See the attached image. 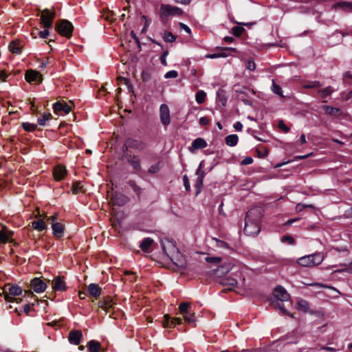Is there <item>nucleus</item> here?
<instances>
[{"instance_id": "a19ab883", "label": "nucleus", "mask_w": 352, "mask_h": 352, "mask_svg": "<svg viewBox=\"0 0 352 352\" xmlns=\"http://www.w3.org/2000/svg\"><path fill=\"white\" fill-rule=\"evenodd\" d=\"M272 91L275 94L281 97H283L281 87L275 83L274 80L272 81Z\"/></svg>"}, {"instance_id": "dca6fc26", "label": "nucleus", "mask_w": 352, "mask_h": 352, "mask_svg": "<svg viewBox=\"0 0 352 352\" xmlns=\"http://www.w3.org/2000/svg\"><path fill=\"white\" fill-rule=\"evenodd\" d=\"M111 200L113 205L122 206L128 201V198L121 193L116 192L112 195Z\"/></svg>"}, {"instance_id": "aec40b11", "label": "nucleus", "mask_w": 352, "mask_h": 352, "mask_svg": "<svg viewBox=\"0 0 352 352\" xmlns=\"http://www.w3.org/2000/svg\"><path fill=\"white\" fill-rule=\"evenodd\" d=\"M182 320L178 318H170V317L166 314L164 315V320L162 322L164 327H173L176 324H181Z\"/></svg>"}, {"instance_id": "f3484780", "label": "nucleus", "mask_w": 352, "mask_h": 352, "mask_svg": "<svg viewBox=\"0 0 352 352\" xmlns=\"http://www.w3.org/2000/svg\"><path fill=\"white\" fill-rule=\"evenodd\" d=\"M53 108L55 113H58L61 111L65 113H69L72 110V108L69 104L61 102H55L53 105Z\"/></svg>"}, {"instance_id": "b1692460", "label": "nucleus", "mask_w": 352, "mask_h": 352, "mask_svg": "<svg viewBox=\"0 0 352 352\" xmlns=\"http://www.w3.org/2000/svg\"><path fill=\"white\" fill-rule=\"evenodd\" d=\"M52 287L56 291H63L65 289V282L60 276H57L52 282Z\"/></svg>"}, {"instance_id": "0eeeda50", "label": "nucleus", "mask_w": 352, "mask_h": 352, "mask_svg": "<svg viewBox=\"0 0 352 352\" xmlns=\"http://www.w3.org/2000/svg\"><path fill=\"white\" fill-rule=\"evenodd\" d=\"M41 23L44 28H50L52 26L55 12L49 9H44L41 12Z\"/></svg>"}, {"instance_id": "6e6d98bb", "label": "nucleus", "mask_w": 352, "mask_h": 352, "mask_svg": "<svg viewBox=\"0 0 352 352\" xmlns=\"http://www.w3.org/2000/svg\"><path fill=\"white\" fill-rule=\"evenodd\" d=\"M246 68L250 71H254L256 69V64L252 59L248 60L246 65Z\"/></svg>"}, {"instance_id": "49530a36", "label": "nucleus", "mask_w": 352, "mask_h": 352, "mask_svg": "<svg viewBox=\"0 0 352 352\" xmlns=\"http://www.w3.org/2000/svg\"><path fill=\"white\" fill-rule=\"evenodd\" d=\"M52 118V115L50 113L44 114L42 118L38 119V123L41 126H44L46 124V122Z\"/></svg>"}, {"instance_id": "5701e85b", "label": "nucleus", "mask_w": 352, "mask_h": 352, "mask_svg": "<svg viewBox=\"0 0 352 352\" xmlns=\"http://www.w3.org/2000/svg\"><path fill=\"white\" fill-rule=\"evenodd\" d=\"M22 47H23V45L21 43V42L19 41H16V40L12 41V42H10L8 45L9 50L12 53L16 54H19L21 53Z\"/></svg>"}, {"instance_id": "13d9d810", "label": "nucleus", "mask_w": 352, "mask_h": 352, "mask_svg": "<svg viewBox=\"0 0 352 352\" xmlns=\"http://www.w3.org/2000/svg\"><path fill=\"white\" fill-rule=\"evenodd\" d=\"M278 126L285 133H287L289 131V128L285 125L283 120H280Z\"/></svg>"}, {"instance_id": "9d476101", "label": "nucleus", "mask_w": 352, "mask_h": 352, "mask_svg": "<svg viewBox=\"0 0 352 352\" xmlns=\"http://www.w3.org/2000/svg\"><path fill=\"white\" fill-rule=\"evenodd\" d=\"M273 299L280 301H288L290 298L289 294L282 286H277L273 292Z\"/></svg>"}, {"instance_id": "8fccbe9b", "label": "nucleus", "mask_w": 352, "mask_h": 352, "mask_svg": "<svg viewBox=\"0 0 352 352\" xmlns=\"http://www.w3.org/2000/svg\"><path fill=\"white\" fill-rule=\"evenodd\" d=\"M244 31V28L240 26H234L232 28V32L233 34L236 36H239Z\"/></svg>"}, {"instance_id": "5fc2aeb1", "label": "nucleus", "mask_w": 352, "mask_h": 352, "mask_svg": "<svg viewBox=\"0 0 352 352\" xmlns=\"http://www.w3.org/2000/svg\"><path fill=\"white\" fill-rule=\"evenodd\" d=\"M281 241L284 242V243H289L290 245H293L295 243V241H294V238L290 236H283L282 239H281Z\"/></svg>"}, {"instance_id": "338daca9", "label": "nucleus", "mask_w": 352, "mask_h": 352, "mask_svg": "<svg viewBox=\"0 0 352 352\" xmlns=\"http://www.w3.org/2000/svg\"><path fill=\"white\" fill-rule=\"evenodd\" d=\"M344 215L347 219H352V206L344 212Z\"/></svg>"}, {"instance_id": "4be33fe9", "label": "nucleus", "mask_w": 352, "mask_h": 352, "mask_svg": "<svg viewBox=\"0 0 352 352\" xmlns=\"http://www.w3.org/2000/svg\"><path fill=\"white\" fill-rule=\"evenodd\" d=\"M221 284L228 287L227 289L231 290L237 284V280L231 276H226L221 279Z\"/></svg>"}, {"instance_id": "a211bd4d", "label": "nucleus", "mask_w": 352, "mask_h": 352, "mask_svg": "<svg viewBox=\"0 0 352 352\" xmlns=\"http://www.w3.org/2000/svg\"><path fill=\"white\" fill-rule=\"evenodd\" d=\"M298 307L299 309L302 310V311L307 313L309 312L311 314H316V315H320V311H314L309 310V302L304 300V299H300L297 302Z\"/></svg>"}, {"instance_id": "052dcab7", "label": "nucleus", "mask_w": 352, "mask_h": 352, "mask_svg": "<svg viewBox=\"0 0 352 352\" xmlns=\"http://www.w3.org/2000/svg\"><path fill=\"white\" fill-rule=\"evenodd\" d=\"M253 163V159L251 157H245L241 162L242 165H250Z\"/></svg>"}, {"instance_id": "e2e57ef3", "label": "nucleus", "mask_w": 352, "mask_h": 352, "mask_svg": "<svg viewBox=\"0 0 352 352\" xmlns=\"http://www.w3.org/2000/svg\"><path fill=\"white\" fill-rule=\"evenodd\" d=\"M179 25L180 30H184L188 34L191 33V30H190V28L188 25H186V24H184L183 23H179Z\"/></svg>"}, {"instance_id": "ea45409f", "label": "nucleus", "mask_w": 352, "mask_h": 352, "mask_svg": "<svg viewBox=\"0 0 352 352\" xmlns=\"http://www.w3.org/2000/svg\"><path fill=\"white\" fill-rule=\"evenodd\" d=\"M98 306L101 309L109 311V309L112 307V303L111 301L101 300L98 302Z\"/></svg>"}, {"instance_id": "9b49d317", "label": "nucleus", "mask_w": 352, "mask_h": 352, "mask_svg": "<svg viewBox=\"0 0 352 352\" xmlns=\"http://www.w3.org/2000/svg\"><path fill=\"white\" fill-rule=\"evenodd\" d=\"M160 116L161 122L164 125H168L170 122V110L168 105L162 104L160 108Z\"/></svg>"}, {"instance_id": "7c9ffc66", "label": "nucleus", "mask_w": 352, "mask_h": 352, "mask_svg": "<svg viewBox=\"0 0 352 352\" xmlns=\"http://www.w3.org/2000/svg\"><path fill=\"white\" fill-rule=\"evenodd\" d=\"M283 302L284 301L272 300V306H274V308L280 310L283 314L290 316V314L285 309L284 305H283Z\"/></svg>"}, {"instance_id": "cd10ccee", "label": "nucleus", "mask_w": 352, "mask_h": 352, "mask_svg": "<svg viewBox=\"0 0 352 352\" xmlns=\"http://www.w3.org/2000/svg\"><path fill=\"white\" fill-rule=\"evenodd\" d=\"M207 143L203 138H199L195 139L191 144V148L193 149H199L206 147Z\"/></svg>"}, {"instance_id": "2eb2a0df", "label": "nucleus", "mask_w": 352, "mask_h": 352, "mask_svg": "<svg viewBox=\"0 0 352 352\" xmlns=\"http://www.w3.org/2000/svg\"><path fill=\"white\" fill-rule=\"evenodd\" d=\"M82 337V331L80 330H72L68 336V340L72 344L78 345Z\"/></svg>"}, {"instance_id": "de8ad7c7", "label": "nucleus", "mask_w": 352, "mask_h": 352, "mask_svg": "<svg viewBox=\"0 0 352 352\" xmlns=\"http://www.w3.org/2000/svg\"><path fill=\"white\" fill-rule=\"evenodd\" d=\"M213 241L215 243L216 247H217L219 248H226V249L229 248V245L223 241H221L217 239H213Z\"/></svg>"}, {"instance_id": "69168bd1", "label": "nucleus", "mask_w": 352, "mask_h": 352, "mask_svg": "<svg viewBox=\"0 0 352 352\" xmlns=\"http://www.w3.org/2000/svg\"><path fill=\"white\" fill-rule=\"evenodd\" d=\"M209 122V119L206 117H201L199 119V124L202 126H206L208 124Z\"/></svg>"}, {"instance_id": "39448f33", "label": "nucleus", "mask_w": 352, "mask_h": 352, "mask_svg": "<svg viewBox=\"0 0 352 352\" xmlns=\"http://www.w3.org/2000/svg\"><path fill=\"white\" fill-rule=\"evenodd\" d=\"M161 247L165 254L168 257H171L179 251L175 245V243L168 238L161 240Z\"/></svg>"}, {"instance_id": "3c124183", "label": "nucleus", "mask_w": 352, "mask_h": 352, "mask_svg": "<svg viewBox=\"0 0 352 352\" xmlns=\"http://www.w3.org/2000/svg\"><path fill=\"white\" fill-rule=\"evenodd\" d=\"M160 169V162H157L150 166L148 169V173L151 174H155L159 172Z\"/></svg>"}, {"instance_id": "72a5a7b5", "label": "nucleus", "mask_w": 352, "mask_h": 352, "mask_svg": "<svg viewBox=\"0 0 352 352\" xmlns=\"http://www.w3.org/2000/svg\"><path fill=\"white\" fill-rule=\"evenodd\" d=\"M179 309L181 314L186 315L191 310L190 303L183 302L179 305Z\"/></svg>"}, {"instance_id": "0e129e2a", "label": "nucleus", "mask_w": 352, "mask_h": 352, "mask_svg": "<svg viewBox=\"0 0 352 352\" xmlns=\"http://www.w3.org/2000/svg\"><path fill=\"white\" fill-rule=\"evenodd\" d=\"M82 188V186L80 183H76L73 185L72 190L74 193H77Z\"/></svg>"}, {"instance_id": "f257e3e1", "label": "nucleus", "mask_w": 352, "mask_h": 352, "mask_svg": "<svg viewBox=\"0 0 352 352\" xmlns=\"http://www.w3.org/2000/svg\"><path fill=\"white\" fill-rule=\"evenodd\" d=\"M323 254L318 252L299 258L297 260V263L302 267H311L320 265L323 261Z\"/></svg>"}, {"instance_id": "c85d7f7f", "label": "nucleus", "mask_w": 352, "mask_h": 352, "mask_svg": "<svg viewBox=\"0 0 352 352\" xmlns=\"http://www.w3.org/2000/svg\"><path fill=\"white\" fill-rule=\"evenodd\" d=\"M32 226L34 229L38 231H43L47 228V225L43 219L32 221Z\"/></svg>"}, {"instance_id": "4c0bfd02", "label": "nucleus", "mask_w": 352, "mask_h": 352, "mask_svg": "<svg viewBox=\"0 0 352 352\" xmlns=\"http://www.w3.org/2000/svg\"><path fill=\"white\" fill-rule=\"evenodd\" d=\"M206 97V94L205 91L200 90L198 92H197L195 95V100L197 103L201 104L204 102Z\"/></svg>"}, {"instance_id": "20e7f679", "label": "nucleus", "mask_w": 352, "mask_h": 352, "mask_svg": "<svg viewBox=\"0 0 352 352\" xmlns=\"http://www.w3.org/2000/svg\"><path fill=\"white\" fill-rule=\"evenodd\" d=\"M182 14V10L175 6L162 5L160 8V17L163 22L166 21L170 16H179Z\"/></svg>"}, {"instance_id": "58836bf2", "label": "nucleus", "mask_w": 352, "mask_h": 352, "mask_svg": "<svg viewBox=\"0 0 352 352\" xmlns=\"http://www.w3.org/2000/svg\"><path fill=\"white\" fill-rule=\"evenodd\" d=\"M163 38L166 42L173 43L176 40V36L170 32L166 31L163 34Z\"/></svg>"}, {"instance_id": "6ab92c4d", "label": "nucleus", "mask_w": 352, "mask_h": 352, "mask_svg": "<svg viewBox=\"0 0 352 352\" xmlns=\"http://www.w3.org/2000/svg\"><path fill=\"white\" fill-rule=\"evenodd\" d=\"M67 174L66 168L61 165L56 166L54 169V177L56 181L63 179Z\"/></svg>"}, {"instance_id": "4d7b16f0", "label": "nucleus", "mask_w": 352, "mask_h": 352, "mask_svg": "<svg viewBox=\"0 0 352 352\" xmlns=\"http://www.w3.org/2000/svg\"><path fill=\"white\" fill-rule=\"evenodd\" d=\"M178 76V74L176 71L175 70H171V71H169L168 72H166V74H165L164 77L166 78H177Z\"/></svg>"}, {"instance_id": "680f3d73", "label": "nucleus", "mask_w": 352, "mask_h": 352, "mask_svg": "<svg viewBox=\"0 0 352 352\" xmlns=\"http://www.w3.org/2000/svg\"><path fill=\"white\" fill-rule=\"evenodd\" d=\"M50 34V32H49V30H48V28H45L44 30L43 31H40L38 32V35L40 36V37H41L42 38H47V36H49Z\"/></svg>"}, {"instance_id": "37998d69", "label": "nucleus", "mask_w": 352, "mask_h": 352, "mask_svg": "<svg viewBox=\"0 0 352 352\" xmlns=\"http://www.w3.org/2000/svg\"><path fill=\"white\" fill-rule=\"evenodd\" d=\"M322 85L320 81H309L307 83L303 85V87L306 89L316 88L320 87Z\"/></svg>"}, {"instance_id": "393cba45", "label": "nucleus", "mask_w": 352, "mask_h": 352, "mask_svg": "<svg viewBox=\"0 0 352 352\" xmlns=\"http://www.w3.org/2000/svg\"><path fill=\"white\" fill-rule=\"evenodd\" d=\"M88 292L91 296L97 298L101 294V288L97 284L91 283L88 286Z\"/></svg>"}, {"instance_id": "1a4fd4ad", "label": "nucleus", "mask_w": 352, "mask_h": 352, "mask_svg": "<svg viewBox=\"0 0 352 352\" xmlns=\"http://www.w3.org/2000/svg\"><path fill=\"white\" fill-rule=\"evenodd\" d=\"M263 216V210L260 207H254L251 208L246 214L245 219L261 223V220Z\"/></svg>"}, {"instance_id": "2f4dec72", "label": "nucleus", "mask_w": 352, "mask_h": 352, "mask_svg": "<svg viewBox=\"0 0 352 352\" xmlns=\"http://www.w3.org/2000/svg\"><path fill=\"white\" fill-rule=\"evenodd\" d=\"M153 243V239L150 237L145 238L140 244V248L143 251H147Z\"/></svg>"}, {"instance_id": "c9c22d12", "label": "nucleus", "mask_w": 352, "mask_h": 352, "mask_svg": "<svg viewBox=\"0 0 352 352\" xmlns=\"http://www.w3.org/2000/svg\"><path fill=\"white\" fill-rule=\"evenodd\" d=\"M184 320L188 324H194L196 322L195 314L190 310L188 314L184 316Z\"/></svg>"}, {"instance_id": "6e6552de", "label": "nucleus", "mask_w": 352, "mask_h": 352, "mask_svg": "<svg viewBox=\"0 0 352 352\" xmlns=\"http://www.w3.org/2000/svg\"><path fill=\"white\" fill-rule=\"evenodd\" d=\"M261 231L260 223L245 219L244 232L248 235H257Z\"/></svg>"}, {"instance_id": "09e8293b", "label": "nucleus", "mask_w": 352, "mask_h": 352, "mask_svg": "<svg viewBox=\"0 0 352 352\" xmlns=\"http://www.w3.org/2000/svg\"><path fill=\"white\" fill-rule=\"evenodd\" d=\"M205 261L207 263L218 264V263H221V258L219 257V256H215V257L207 256L205 258Z\"/></svg>"}, {"instance_id": "e433bc0d", "label": "nucleus", "mask_w": 352, "mask_h": 352, "mask_svg": "<svg viewBox=\"0 0 352 352\" xmlns=\"http://www.w3.org/2000/svg\"><path fill=\"white\" fill-rule=\"evenodd\" d=\"M334 91V89L332 87L328 86L324 89H319L318 92L320 94L322 98L327 97L331 95Z\"/></svg>"}, {"instance_id": "473e14b6", "label": "nucleus", "mask_w": 352, "mask_h": 352, "mask_svg": "<svg viewBox=\"0 0 352 352\" xmlns=\"http://www.w3.org/2000/svg\"><path fill=\"white\" fill-rule=\"evenodd\" d=\"M238 140L239 137L237 135L235 134L229 135L225 139L226 144L230 146H236L238 142Z\"/></svg>"}, {"instance_id": "412c9836", "label": "nucleus", "mask_w": 352, "mask_h": 352, "mask_svg": "<svg viewBox=\"0 0 352 352\" xmlns=\"http://www.w3.org/2000/svg\"><path fill=\"white\" fill-rule=\"evenodd\" d=\"M201 169V164H199V168H197V170L196 171V174L199 175V176L197 178L195 184V187L197 189L196 195H198L201 192V188L203 186V179H204L205 174L204 172H202L201 174H199Z\"/></svg>"}, {"instance_id": "4468645a", "label": "nucleus", "mask_w": 352, "mask_h": 352, "mask_svg": "<svg viewBox=\"0 0 352 352\" xmlns=\"http://www.w3.org/2000/svg\"><path fill=\"white\" fill-rule=\"evenodd\" d=\"M25 80L28 82H41L43 80L42 76L36 71L30 69L25 72Z\"/></svg>"}, {"instance_id": "f704fd0d", "label": "nucleus", "mask_w": 352, "mask_h": 352, "mask_svg": "<svg viewBox=\"0 0 352 352\" xmlns=\"http://www.w3.org/2000/svg\"><path fill=\"white\" fill-rule=\"evenodd\" d=\"M8 292L10 295L15 296L21 295L23 292V290L20 287L17 285H12L9 287Z\"/></svg>"}, {"instance_id": "bb28decb", "label": "nucleus", "mask_w": 352, "mask_h": 352, "mask_svg": "<svg viewBox=\"0 0 352 352\" xmlns=\"http://www.w3.org/2000/svg\"><path fill=\"white\" fill-rule=\"evenodd\" d=\"M53 234L56 237H60L63 234V227L60 223H53L52 225Z\"/></svg>"}, {"instance_id": "bf43d9fd", "label": "nucleus", "mask_w": 352, "mask_h": 352, "mask_svg": "<svg viewBox=\"0 0 352 352\" xmlns=\"http://www.w3.org/2000/svg\"><path fill=\"white\" fill-rule=\"evenodd\" d=\"M168 50H166L164 51L161 57H160V61H161V63L164 65V66H166L167 65V62H166V56H168Z\"/></svg>"}, {"instance_id": "603ef678", "label": "nucleus", "mask_w": 352, "mask_h": 352, "mask_svg": "<svg viewBox=\"0 0 352 352\" xmlns=\"http://www.w3.org/2000/svg\"><path fill=\"white\" fill-rule=\"evenodd\" d=\"M8 239L9 236L4 231H0V243H7Z\"/></svg>"}, {"instance_id": "c03bdc74", "label": "nucleus", "mask_w": 352, "mask_h": 352, "mask_svg": "<svg viewBox=\"0 0 352 352\" xmlns=\"http://www.w3.org/2000/svg\"><path fill=\"white\" fill-rule=\"evenodd\" d=\"M118 80L120 84L126 85L129 91H133V86L129 83L126 78L120 76L118 78Z\"/></svg>"}, {"instance_id": "a18cd8bd", "label": "nucleus", "mask_w": 352, "mask_h": 352, "mask_svg": "<svg viewBox=\"0 0 352 352\" xmlns=\"http://www.w3.org/2000/svg\"><path fill=\"white\" fill-rule=\"evenodd\" d=\"M128 184L136 194L140 195L141 193V188L136 184L135 181L129 180Z\"/></svg>"}, {"instance_id": "ddd939ff", "label": "nucleus", "mask_w": 352, "mask_h": 352, "mask_svg": "<svg viewBox=\"0 0 352 352\" xmlns=\"http://www.w3.org/2000/svg\"><path fill=\"white\" fill-rule=\"evenodd\" d=\"M31 287L36 293H41L45 290L46 283L39 278H34L31 280Z\"/></svg>"}, {"instance_id": "a878e982", "label": "nucleus", "mask_w": 352, "mask_h": 352, "mask_svg": "<svg viewBox=\"0 0 352 352\" xmlns=\"http://www.w3.org/2000/svg\"><path fill=\"white\" fill-rule=\"evenodd\" d=\"M322 109L327 113L332 116H339L342 114V111L339 108L324 105L322 107Z\"/></svg>"}, {"instance_id": "7ed1b4c3", "label": "nucleus", "mask_w": 352, "mask_h": 352, "mask_svg": "<svg viewBox=\"0 0 352 352\" xmlns=\"http://www.w3.org/2000/svg\"><path fill=\"white\" fill-rule=\"evenodd\" d=\"M55 30L61 35L67 38L72 36L73 25L67 20L63 19L56 22Z\"/></svg>"}, {"instance_id": "c756f323", "label": "nucleus", "mask_w": 352, "mask_h": 352, "mask_svg": "<svg viewBox=\"0 0 352 352\" xmlns=\"http://www.w3.org/2000/svg\"><path fill=\"white\" fill-rule=\"evenodd\" d=\"M87 347L89 352H98L101 349V345L99 342L92 340L88 342Z\"/></svg>"}, {"instance_id": "f8f14e48", "label": "nucleus", "mask_w": 352, "mask_h": 352, "mask_svg": "<svg viewBox=\"0 0 352 352\" xmlns=\"http://www.w3.org/2000/svg\"><path fill=\"white\" fill-rule=\"evenodd\" d=\"M170 260L179 268L186 269V260L184 255H182L179 251L175 254L173 256L169 258Z\"/></svg>"}, {"instance_id": "423d86ee", "label": "nucleus", "mask_w": 352, "mask_h": 352, "mask_svg": "<svg viewBox=\"0 0 352 352\" xmlns=\"http://www.w3.org/2000/svg\"><path fill=\"white\" fill-rule=\"evenodd\" d=\"M122 159H126V162L133 167V170L136 173H140L142 171V166L139 155H132L129 153V152H125L124 150V153L122 155Z\"/></svg>"}, {"instance_id": "864d4df0", "label": "nucleus", "mask_w": 352, "mask_h": 352, "mask_svg": "<svg viewBox=\"0 0 352 352\" xmlns=\"http://www.w3.org/2000/svg\"><path fill=\"white\" fill-rule=\"evenodd\" d=\"M183 182H184V186L185 187L186 190L190 191V182H189L188 177L186 175H184L183 176Z\"/></svg>"}, {"instance_id": "79ce46f5", "label": "nucleus", "mask_w": 352, "mask_h": 352, "mask_svg": "<svg viewBox=\"0 0 352 352\" xmlns=\"http://www.w3.org/2000/svg\"><path fill=\"white\" fill-rule=\"evenodd\" d=\"M22 127L25 131H34L36 129V125L30 122H23Z\"/></svg>"}, {"instance_id": "f03ea898", "label": "nucleus", "mask_w": 352, "mask_h": 352, "mask_svg": "<svg viewBox=\"0 0 352 352\" xmlns=\"http://www.w3.org/2000/svg\"><path fill=\"white\" fill-rule=\"evenodd\" d=\"M146 148V144L143 141L131 138H127L122 147V151L129 152V149H133L138 152H142Z\"/></svg>"}, {"instance_id": "774afa93", "label": "nucleus", "mask_w": 352, "mask_h": 352, "mask_svg": "<svg viewBox=\"0 0 352 352\" xmlns=\"http://www.w3.org/2000/svg\"><path fill=\"white\" fill-rule=\"evenodd\" d=\"M234 128L235 129V130L236 131H241L242 129H243V124L240 122H236L234 124Z\"/></svg>"}]
</instances>
